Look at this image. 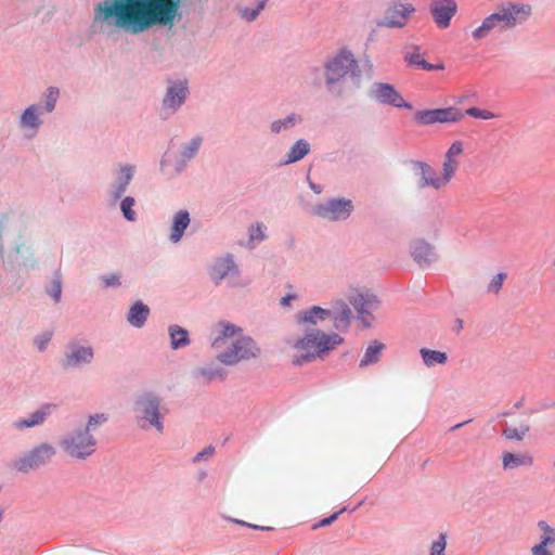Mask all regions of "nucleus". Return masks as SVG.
Segmentation results:
<instances>
[{
    "label": "nucleus",
    "instance_id": "1",
    "mask_svg": "<svg viewBox=\"0 0 555 555\" xmlns=\"http://www.w3.org/2000/svg\"><path fill=\"white\" fill-rule=\"evenodd\" d=\"M182 0H103L94 8V33L124 29L139 34L155 25L173 23Z\"/></svg>",
    "mask_w": 555,
    "mask_h": 555
},
{
    "label": "nucleus",
    "instance_id": "2",
    "mask_svg": "<svg viewBox=\"0 0 555 555\" xmlns=\"http://www.w3.org/2000/svg\"><path fill=\"white\" fill-rule=\"evenodd\" d=\"M341 343L343 338L338 334L327 335L321 331H314L298 340L295 347L300 352L302 360L311 361L323 357Z\"/></svg>",
    "mask_w": 555,
    "mask_h": 555
},
{
    "label": "nucleus",
    "instance_id": "3",
    "mask_svg": "<svg viewBox=\"0 0 555 555\" xmlns=\"http://www.w3.org/2000/svg\"><path fill=\"white\" fill-rule=\"evenodd\" d=\"M260 350L255 341L249 337H238L225 351L220 352L217 358L225 365H234L241 361H246L258 357Z\"/></svg>",
    "mask_w": 555,
    "mask_h": 555
},
{
    "label": "nucleus",
    "instance_id": "4",
    "mask_svg": "<svg viewBox=\"0 0 555 555\" xmlns=\"http://www.w3.org/2000/svg\"><path fill=\"white\" fill-rule=\"evenodd\" d=\"M358 63L352 53L340 51L325 64V78L328 87L340 81L349 73L353 74Z\"/></svg>",
    "mask_w": 555,
    "mask_h": 555
},
{
    "label": "nucleus",
    "instance_id": "5",
    "mask_svg": "<svg viewBox=\"0 0 555 555\" xmlns=\"http://www.w3.org/2000/svg\"><path fill=\"white\" fill-rule=\"evenodd\" d=\"M55 453L56 450L53 446L41 443L16 460L14 467L18 472L28 473L49 463Z\"/></svg>",
    "mask_w": 555,
    "mask_h": 555
},
{
    "label": "nucleus",
    "instance_id": "6",
    "mask_svg": "<svg viewBox=\"0 0 555 555\" xmlns=\"http://www.w3.org/2000/svg\"><path fill=\"white\" fill-rule=\"evenodd\" d=\"M61 446L70 456L86 459L94 452L95 439L83 430L64 438Z\"/></svg>",
    "mask_w": 555,
    "mask_h": 555
},
{
    "label": "nucleus",
    "instance_id": "7",
    "mask_svg": "<svg viewBox=\"0 0 555 555\" xmlns=\"http://www.w3.org/2000/svg\"><path fill=\"white\" fill-rule=\"evenodd\" d=\"M353 210V203L348 198H333L314 207L315 216L330 220L341 221L349 218Z\"/></svg>",
    "mask_w": 555,
    "mask_h": 555
},
{
    "label": "nucleus",
    "instance_id": "8",
    "mask_svg": "<svg viewBox=\"0 0 555 555\" xmlns=\"http://www.w3.org/2000/svg\"><path fill=\"white\" fill-rule=\"evenodd\" d=\"M159 406V399L150 392L141 395L135 401V412L141 418L149 422L158 433H163L164 426L160 421Z\"/></svg>",
    "mask_w": 555,
    "mask_h": 555
},
{
    "label": "nucleus",
    "instance_id": "9",
    "mask_svg": "<svg viewBox=\"0 0 555 555\" xmlns=\"http://www.w3.org/2000/svg\"><path fill=\"white\" fill-rule=\"evenodd\" d=\"M414 12L415 8L411 3L393 2L387 8L384 18L377 22V26L402 28Z\"/></svg>",
    "mask_w": 555,
    "mask_h": 555
},
{
    "label": "nucleus",
    "instance_id": "10",
    "mask_svg": "<svg viewBox=\"0 0 555 555\" xmlns=\"http://www.w3.org/2000/svg\"><path fill=\"white\" fill-rule=\"evenodd\" d=\"M495 29H512L508 15L506 14L505 9L503 8L502 4L498 7L495 12H493L482 21L481 25L478 26L472 33V36L475 40H480L487 37L491 31Z\"/></svg>",
    "mask_w": 555,
    "mask_h": 555
},
{
    "label": "nucleus",
    "instance_id": "11",
    "mask_svg": "<svg viewBox=\"0 0 555 555\" xmlns=\"http://www.w3.org/2000/svg\"><path fill=\"white\" fill-rule=\"evenodd\" d=\"M415 118L422 125L448 124L462 120L464 113L456 107H446L417 112Z\"/></svg>",
    "mask_w": 555,
    "mask_h": 555
},
{
    "label": "nucleus",
    "instance_id": "12",
    "mask_svg": "<svg viewBox=\"0 0 555 555\" xmlns=\"http://www.w3.org/2000/svg\"><path fill=\"white\" fill-rule=\"evenodd\" d=\"M429 11L436 26L447 29L457 12V3L455 0H431Z\"/></svg>",
    "mask_w": 555,
    "mask_h": 555
},
{
    "label": "nucleus",
    "instance_id": "13",
    "mask_svg": "<svg viewBox=\"0 0 555 555\" xmlns=\"http://www.w3.org/2000/svg\"><path fill=\"white\" fill-rule=\"evenodd\" d=\"M463 154L464 143L460 140H456L452 142L443 156L441 172L449 183L454 178L460 168Z\"/></svg>",
    "mask_w": 555,
    "mask_h": 555
},
{
    "label": "nucleus",
    "instance_id": "14",
    "mask_svg": "<svg viewBox=\"0 0 555 555\" xmlns=\"http://www.w3.org/2000/svg\"><path fill=\"white\" fill-rule=\"evenodd\" d=\"M414 166L421 176V188H433L435 190H441L449 184L442 172L437 173L429 164L424 162H416Z\"/></svg>",
    "mask_w": 555,
    "mask_h": 555
},
{
    "label": "nucleus",
    "instance_id": "15",
    "mask_svg": "<svg viewBox=\"0 0 555 555\" xmlns=\"http://www.w3.org/2000/svg\"><path fill=\"white\" fill-rule=\"evenodd\" d=\"M372 95L380 103L389 104L395 107L410 108V104L397 92L393 86L388 83H375L372 89Z\"/></svg>",
    "mask_w": 555,
    "mask_h": 555
},
{
    "label": "nucleus",
    "instance_id": "16",
    "mask_svg": "<svg viewBox=\"0 0 555 555\" xmlns=\"http://www.w3.org/2000/svg\"><path fill=\"white\" fill-rule=\"evenodd\" d=\"M238 333L241 328L233 324L218 323L211 332V346L217 350L230 346Z\"/></svg>",
    "mask_w": 555,
    "mask_h": 555
},
{
    "label": "nucleus",
    "instance_id": "17",
    "mask_svg": "<svg viewBox=\"0 0 555 555\" xmlns=\"http://www.w3.org/2000/svg\"><path fill=\"white\" fill-rule=\"evenodd\" d=\"M502 5L508 15L512 28L516 27L518 24L527 22L532 15L533 11L531 4L524 2H505L502 3Z\"/></svg>",
    "mask_w": 555,
    "mask_h": 555
},
{
    "label": "nucleus",
    "instance_id": "18",
    "mask_svg": "<svg viewBox=\"0 0 555 555\" xmlns=\"http://www.w3.org/2000/svg\"><path fill=\"white\" fill-rule=\"evenodd\" d=\"M538 527L542 531V535L540 543L531 548L532 555H554L552 547L555 546V529L543 520L538 522Z\"/></svg>",
    "mask_w": 555,
    "mask_h": 555
},
{
    "label": "nucleus",
    "instance_id": "19",
    "mask_svg": "<svg viewBox=\"0 0 555 555\" xmlns=\"http://www.w3.org/2000/svg\"><path fill=\"white\" fill-rule=\"evenodd\" d=\"M411 256L418 264H429L436 260L435 248L425 240H415L410 246Z\"/></svg>",
    "mask_w": 555,
    "mask_h": 555
},
{
    "label": "nucleus",
    "instance_id": "20",
    "mask_svg": "<svg viewBox=\"0 0 555 555\" xmlns=\"http://www.w3.org/2000/svg\"><path fill=\"white\" fill-rule=\"evenodd\" d=\"M502 468L505 472L519 467H531L534 463L533 456L529 452L515 453L505 451L501 455Z\"/></svg>",
    "mask_w": 555,
    "mask_h": 555
},
{
    "label": "nucleus",
    "instance_id": "21",
    "mask_svg": "<svg viewBox=\"0 0 555 555\" xmlns=\"http://www.w3.org/2000/svg\"><path fill=\"white\" fill-rule=\"evenodd\" d=\"M188 94V87L185 81H180L171 85L164 98L163 105L166 108L177 109L185 100Z\"/></svg>",
    "mask_w": 555,
    "mask_h": 555
},
{
    "label": "nucleus",
    "instance_id": "22",
    "mask_svg": "<svg viewBox=\"0 0 555 555\" xmlns=\"http://www.w3.org/2000/svg\"><path fill=\"white\" fill-rule=\"evenodd\" d=\"M93 350L91 347L73 346L72 351L63 361L64 367H75L83 363L91 362Z\"/></svg>",
    "mask_w": 555,
    "mask_h": 555
},
{
    "label": "nucleus",
    "instance_id": "23",
    "mask_svg": "<svg viewBox=\"0 0 555 555\" xmlns=\"http://www.w3.org/2000/svg\"><path fill=\"white\" fill-rule=\"evenodd\" d=\"M404 61L408 65L424 69V70H434V69H442V65H433L426 62L423 54L420 52V48L412 46L404 53Z\"/></svg>",
    "mask_w": 555,
    "mask_h": 555
},
{
    "label": "nucleus",
    "instance_id": "24",
    "mask_svg": "<svg viewBox=\"0 0 555 555\" xmlns=\"http://www.w3.org/2000/svg\"><path fill=\"white\" fill-rule=\"evenodd\" d=\"M50 413L49 406H43L40 410L31 413L26 418H18L12 423V426L18 430L31 428L42 424L46 421L47 415Z\"/></svg>",
    "mask_w": 555,
    "mask_h": 555
},
{
    "label": "nucleus",
    "instance_id": "25",
    "mask_svg": "<svg viewBox=\"0 0 555 555\" xmlns=\"http://www.w3.org/2000/svg\"><path fill=\"white\" fill-rule=\"evenodd\" d=\"M232 272H236V266L231 257H224L215 262L210 270V276L216 283H219Z\"/></svg>",
    "mask_w": 555,
    "mask_h": 555
},
{
    "label": "nucleus",
    "instance_id": "26",
    "mask_svg": "<svg viewBox=\"0 0 555 555\" xmlns=\"http://www.w3.org/2000/svg\"><path fill=\"white\" fill-rule=\"evenodd\" d=\"M149 307L141 301H138L130 308L127 320L131 325L142 327L149 317Z\"/></svg>",
    "mask_w": 555,
    "mask_h": 555
},
{
    "label": "nucleus",
    "instance_id": "27",
    "mask_svg": "<svg viewBox=\"0 0 555 555\" xmlns=\"http://www.w3.org/2000/svg\"><path fill=\"white\" fill-rule=\"evenodd\" d=\"M190 223L189 212L185 210H180L176 214L173 218V223L171 227L170 240L175 243L179 242L184 233V230L188 228Z\"/></svg>",
    "mask_w": 555,
    "mask_h": 555
},
{
    "label": "nucleus",
    "instance_id": "28",
    "mask_svg": "<svg viewBox=\"0 0 555 555\" xmlns=\"http://www.w3.org/2000/svg\"><path fill=\"white\" fill-rule=\"evenodd\" d=\"M309 152H310V144L306 140L300 139L294 143V145L291 147V150L286 154L284 164L288 165V164L299 162L306 155H308Z\"/></svg>",
    "mask_w": 555,
    "mask_h": 555
},
{
    "label": "nucleus",
    "instance_id": "29",
    "mask_svg": "<svg viewBox=\"0 0 555 555\" xmlns=\"http://www.w3.org/2000/svg\"><path fill=\"white\" fill-rule=\"evenodd\" d=\"M331 315V310L314 306L310 310L299 313L298 321L300 323L317 324L318 321H323Z\"/></svg>",
    "mask_w": 555,
    "mask_h": 555
},
{
    "label": "nucleus",
    "instance_id": "30",
    "mask_svg": "<svg viewBox=\"0 0 555 555\" xmlns=\"http://www.w3.org/2000/svg\"><path fill=\"white\" fill-rule=\"evenodd\" d=\"M376 298L374 296H364L363 294H357L350 298V304L358 311L359 315L370 314L371 309L376 305Z\"/></svg>",
    "mask_w": 555,
    "mask_h": 555
},
{
    "label": "nucleus",
    "instance_id": "31",
    "mask_svg": "<svg viewBox=\"0 0 555 555\" xmlns=\"http://www.w3.org/2000/svg\"><path fill=\"white\" fill-rule=\"evenodd\" d=\"M385 349V345L377 340L373 341L365 350L363 358L360 361V366L364 367L379 361L380 354Z\"/></svg>",
    "mask_w": 555,
    "mask_h": 555
},
{
    "label": "nucleus",
    "instance_id": "32",
    "mask_svg": "<svg viewBox=\"0 0 555 555\" xmlns=\"http://www.w3.org/2000/svg\"><path fill=\"white\" fill-rule=\"evenodd\" d=\"M132 179V168L131 167H122L120 169V177L118 178L117 184L112 190V196L115 199H118L121 197V195L125 193L128 184L130 183Z\"/></svg>",
    "mask_w": 555,
    "mask_h": 555
},
{
    "label": "nucleus",
    "instance_id": "33",
    "mask_svg": "<svg viewBox=\"0 0 555 555\" xmlns=\"http://www.w3.org/2000/svg\"><path fill=\"white\" fill-rule=\"evenodd\" d=\"M420 353L422 356V359L426 366H434L436 364H444L447 362V353L431 350L427 348H422L420 350Z\"/></svg>",
    "mask_w": 555,
    "mask_h": 555
},
{
    "label": "nucleus",
    "instance_id": "34",
    "mask_svg": "<svg viewBox=\"0 0 555 555\" xmlns=\"http://www.w3.org/2000/svg\"><path fill=\"white\" fill-rule=\"evenodd\" d=\"M169 334L172 349H178L189 345V334L186 330L178 325H173L170 326Z\"/></svg>",
    "mask_w": 555,
    "mask_h": 555
},
{
    "label": "nucleus",
    "instance_id": "35",
    "mask_svg": "<svg viewBox=\"0 0 555 555\" xmlns=\"http://www.w3.org/2000/svg\"><path fill=\"white\" fill-rule=\"evenodd\" d=\"M530 430V426L527 422L520 423L518 427L506 426L503 429V436L507 440L522 441L524 438Z\"/></svg>",
    "mask_w": 555,
    "mask_h": 555
},
{
    "label": "nucleus",
    "instance_id": "36",
    "mask_svg": "<svg viewBox=\"0 0 555 555\" xmlns=\"http://www.w3.org/2000/svg\"><path fill=\"white\" fill-rule=\"evenodd\" d=\"M21 124L23 127L37 128L40 125V120L37 116V109L34 105L26 108L21 117Z\"/></svg>",
    "mask_w": 555,
    "mask_h": 555
},
{
    "label": "nucleus",
    "instance_id": "37",
    "mask_svg": "<svg viewBox=\"0 0 555 555\" xmlns=\"http://www.w3.org/2000/svg\"><path fill=\"white\" fill-rule=\"evenodd\" d=\"M300 120V117L296 116L295 114H292L287 116L285 119L275 120L271 124V131L273 133H279L282 130L289 129L295 126L297 121Z\"/></svg>",
    "mask_w": 555,
    "mask_h": 555
},
{
    "label": "nucleus",
    "instance_id": "38",
    "mask_svg": "<svg viewBox=\"0 0 555 555\" xmlns=\"http://www.w3.org/2000/svg\"><path fill=\"white\" fill-rule=\"evenodd\" d=\"M350 319L351 310L347 307V305L341 304V308L338 311H336L334 315L335 327H346L349 324Z\"/></svg>",
    "mask_w": 555,
    "mask_h": 555
},
{
    "label": "nucleus",
    "instance_id": "39",
    "mask_svg": "<svg viewBox=\"0 0 555 555\" xmlns=\"http://www.w3.org/2000/svg\"><path fill=\"white\" fill-rule=\"evenodd\" d=\"M134 198L127 196L120 203V209L122 211L124 217L129 221L135 220V212L133 210Z\"/></svg>",
    "mask_w": 555,
    "mask_h": 555
},
{
    "label": "nucleus",
    "instance_id": "40",
    "mask_svg": "<svg viewBox=\"0 0 555 555\" xmlns=\"http://www.w3.org/2000/svg\"><path fill=\"white\" fill-rule=\"evenodd\" d=\"M465 114L468 115V116H472L474 118H480V119H485V120H489V119H493V118L498 117L491 111L480 109V108H477V107H469V108H467Z\"/></svg>",
    "mask_w": 555,
    "mask_h": 555
},
{
    "label": "nucleus",
    "instance_id": "41",
    "mask_svg": "<svg viewBox=\"0 0 555 555\" xmlns=\"http://www.w3.org/2000/svg\"><path fill=\"white\" fill-rule=\"evenodd\" d=\"M201 376L204 378L205 382H211L214 379L224 378V372L219 369H212V367H205L199 371Z\"/></svg>",
    "mask_w": 555,
    "mask_h": 555
},
{
    "label": "nucleus",
    "instance_id": "42",
    "mask_svg": "<svg viewBox=\"0 0 555 555\" xmlns=\"http://www.w3.org/2000/svg\"><path fill=\"white\" fill-rule=\"evenodd\" d=\"M201 144L202 139L199 137L192 139L182 151L183 157L188 159L192 158L198 152Z\"/></svg>",
    "mask_w": 555,
    "mask_h": 555
},
{
    "label": "nucleus",
    "instance_id": "43",
    "mask_svg": "<svg viewBox=\"0 0 555 555\" xmlns=\"http://www.w3.org/2000/svg\"><path fill=\"white\" fill-rule=\"evenodd\" d=\"M506 275L504 273L496 274L488 285V292L498 294L502 288Z\"/></svg>",
    "mask_w": 555,
    "mask_h": 555
},
{
    "label": "nucleus",
    "instance_id": "44",
    "mask_svg": "<svg viewBox=\"0 0 555 555\" xmlns=\"http://www.w3.org/2000/svg\"><path fill=\"white\" fill-rule=\"evenodd\" d=\"M266 227L262 223H257L255 225H251L249 230V237L251 241L258 240L262 241L266 238L264 234Z\"/></svg>",
    "mask_w": 555,
    "mask_h": 555
},
{
    "label": "nucleus",
    "instance_id": "45",
    "mask_svg": "<svg viewBox=\"0 0 555 555\" xmlns=\"http://www.w3.org/2000/svg\"><path fill=\"white\" fill-rule=\"evenodd\" d=\"M446 545V537L441 534L437 541L433 542L430 547V555H443Z\"/></svg>",
    "mask_w": 555,
    "mask_h": 555
},
{
    "label": "nucleus",
    "instance_id": "46",
    "mask_svg": "<svg viewBox=\"0 0 555 555\" xmlns=\"http://www.w3.org/2000/svg\"><path fill=\"white\" fill-rule=\"evenodd\" d=\"M263 5L264 3L260 2L255 9H243L241 10V15L246 21H254L258 16L259 12L263 9Z\"/></svg>",
    "mask_w": 555,
    "mask_h": 555
},
{
    "label": "nucleus",
    "instance_id": "47",
    "mask_svg": "<svg viewBox=\"0 0 555 555\" xmlns=\"http://www.w3.org/2000/svg\"><path fill=\"white\" fill-rule=\"evenodd\" d=\"M57 98L59 90L56 88H49L46 102V108L48 112H52L54 109Z\"/></svg>",
    "mask_w": 555,
    "mask_h": 555
},
{
    "label": "nucleus",
    "instance_id": "48",
    "mask_svg": "<svg viewBox=\"0 0 555 555\" xmlns=\"http://www.w3.org/2000/svg\"><path fill=\"white\" fill-rule=\"evenodd\" d=\"M345 509L346 508H343L339 512H336V513L332 514L330 517L323 518L318 524L313 525L312 529L315 530V529L321 528V527L330 526L331 524H333L337 519L338 515L340 513H343Z\"/></svg>",
    "mask_w": 555,
    "mask_h": 555
},
{
    "label": "nucleus",
    "instance_id": "49",
    "mask_svg": "<svg viewBox=\"0 0 555 555\" xmlns=\"http://www.w3.org/2000/svg\"><path fill=\"white\" fill-rule=\"evenodd\" d=\"M228 520H230L232 522H235L237 525L245 526V527L253 528V529H257V530H264V531L273 530V528L269 527V526H258V525H254V524H250V522H247V521H244V520H241V519H236V518H228Z\"/></svg>",
    "mask_w": 555,
    "mask_h": 555
},
{
    "label": "nucleus",
    "instance_id": "50",
    "mask_svg": "<svg viewBox=\"0 0 555 555\" xmlns=\"http://www.w3.org/2000/svg\"><path fill=\"white\" fill-rule=\"evenodd\" d=\"M106 420L107 418L104 414H96V415L90 416V418L88 421L87 428L85 430L89 431L90 428H93L96 425L103 424L104 422H106Z\"/></svg>",
    "mask_w": 555,
    "mask_h": 555
},
{
    "label": "nucleus",
    "instance_id": "51",
    "mask_svg": "<svg viewBox=\"0 0 555 555\" xmlns=\"http://www.w3.org/2000/svg\"><path fill=\"white\" fill-rule=\"evenodd\" d=\"M214 452H215L214 447H207L202 452L196 454V456L194 457V462H199L203 459L210 457L214 454Z\"/></svg>",
    "mask_w": 555,
    "mask_h": 555
},
{
    "label": "nucleus",
    "instance_id": "52",
    "mask_svg": "<svg viewBox=\"0 0 555 555\" xmlns=\"http://www.w3.org/2000/svg\"><path fill=\"white\" fill-rule=\"evenodd\" d=\"M61 292H62V289H61V282L59 280H56L54 282V285H53L51 292H50V295L53 297V299L55 301H59L60 298H61Z\"/></svg>",
    "mask_w": 555,
    "mask_h": 555
},
{
    "label": "nucleus",
    "instance_id": "53",
    "mask_svg": "<svg viewBox=\"0 0 555 555\" xmlns=\"http://www.w3.org/2000/svg\"><path fill=\"white\" fill-rule=\"evenodd\" d=\"M103 282L105 286H115L119 284V276L116 274L104 276Z\"/></svg>",
    "mask_w": 555,
    "mask_h": 555
},
{
    "label": "nucleus",
    "instance_id": "54",
    "mask_svg": "<svg viewBox=\"0 0 555 555\" xmlns=\"http://www.w3.org/2000/svg\"><path fill=\"white\" fill-rule=\"evenodd\" d=\"M51 335L44 334L41 338H38L36 340L37 347L39 350H43L46 348V345L50 341Z\"/></svg>",
    "mask_w": 555,
    "mask_h": 555
},
{
    "label": "nucleus",
    "instance_id": "55",
    "mask_svg": "<svg viewBox=\"0 0 555 555\" xmlns=\"http://www.w3.org/2000/svg\"><path fill=\"white\" fill-rule=\"evenodd\" d=\"M367 315L369 314L359 315V319L361 320V322H362L364 327H370L371 326V323L367 320Z\"/></svg>",
    "mask_w": 555,
    "mask_h": 555
},
{
    "label": "nucleus",
    "instance_id": "56",
    "mask_svg": "<svg viewBox=\"0 0 555 555\" xmlns=\"http://www.w3.org/2000/svg\"><path fill=\"white\" fill-rule=\"evenodd\" d=\"M293 298L294 297H292V296L283 297L282 300H281V305L287 306L289 304V300L293 299Z\"/></svg>",
    "mask_w": 555,
    "mask_h": 555
},
{
    "label": "nucleus",
    "instance_id": "57",
    "mask_svg": "<svg viewBox=\"0 0 555 555\" xmlns=\"http://www.w3.org/2000/svg\"><path fill=\"white\" fill-rule=\"evenodd\" d=\"M554 266H555V259H554Z\"/></svg>",
    "mask_w": 555,
    "mask_h": 555
}]
</instances>
